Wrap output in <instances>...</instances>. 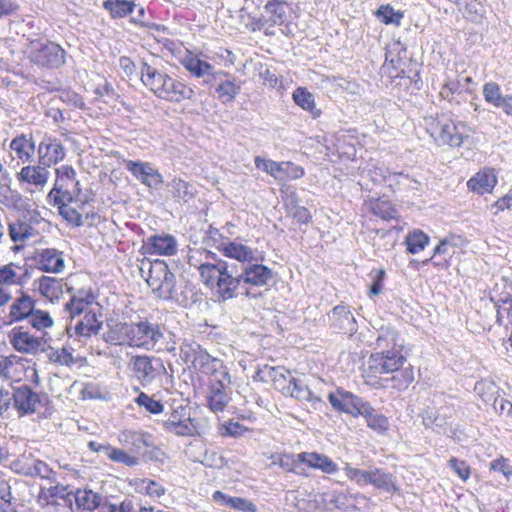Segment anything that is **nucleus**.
Instances as JSON below:
<instances>
[{"instance_id":"obj_1","label":"nucleus","mask_w":512,"mask_h":512,"mask_svg":"<svg viewBox=\"0 0 512 512\" xmlns=\"http://www.w3.org/2000/svg\"><path fill=\"white\" fill-rule=\"evenodd\" d=\"M188 263L198 270L203 284L214 290L220 301L235 298L239 288L243 289L245 297L257 298L259 294L253 292L252 288L263 287L273 278L272 270L263 264L229 263L203 248L190 249Z\"/></svg>"},{"instance_id":"obj_2","label":"nucleus","mask_w":512,"mask_h":512,"mask_svg":"<svg viewBox=\"0 0 512 512\" xmlns=\"http://www.w3.org/2000/svg\"><path fill=\"white\" fill-rule=\"evenodd\" d=\"M140 74L142 84L160 99L180 103L192 99L195 95L190 86L170 76L154 61H142Z\"/></svg>"},{"instance_id":"obj_3","label":"nucleus","mask_w":512,"mask_h":512,"mask_svg":"<svg viewBox=\"0 0 512 512\" xmlns=\"http://www.w3.org/2000/svg\"><path fill=\"white\" fill-rule=\"evenodd\" d=\"M180 357L191 363L194 369L209 377L208 385L231 384V375L225 363L211 356L200 344L195 341L184 340L180 345Z\"/></svg>"},{"instance_id":"obj_4","label":"nucleus","mask_w":512,"mask_h":512,"mask_svg":"<svg viewBox=\"0 0 512 512\" xmlns=\"http://www.w3.org/2000/svg\"><path fill=\"white\" fill-rule=\"evenodd\" d=\"M424 121L427 132L440 145L460 147L469 137L468 126L455 122L448 114L429 116Z\"/></svg>"},{"instance_id":"obj_5","label":"nucleus","mask_w":512,"mask_h":512,"mask_svg":"<svg viewBox=\"0 0 512 512\" xmlns=\"http://www.w3.org/2000/svg\"><path fill=\"white\" fill-rule=\"evenodd\" d=\"M146 265L148 266L146 282L152 293L163 300L172 299L176 292V278L169 270L168 265L162 260L143 262L142 273H144Z\"/></svg>"},{"instance_id":"obj_6","label":"nucleus","mask_w":512,"mask_h":512,"mask_svg":"<svg viewBox=\"0 0 512 512\" xmlns=\"http://www.w3.org/2000/svg\"><path fill=\"white\" fill-rule=\"evenodd\" d=\"M290 10V4L285 0H269L264 6L266 15L257 19L247 15L244 25L251 31L261 30L265 26H280L287 21Z\"/></svg>"},{"instance_id":"obj_7","label":"nucleus","mask_w":512,"mask_h":512,"mask_svg":"<svg viewBox=\"0 0 512 512\" xmlns=\"http://www.w3.org/2000/svg\"><path fill=\"white\" fill-rule=\"evenodd\" d=\"M255 167L264 171L276 181L297 180L305 175L303 167L290 161L277 162L261 156H255Z\"/></svg>"},{"instance_id":"obj_8","label":"nucleus","mask_w":512,"mask_h":512,"mask_svg":"<svg viewBox=\"0 0 512 512\" xmlns=\"http://www.w3.org/2000/svg\"><path fill=\"white\" fill-rule=\"evenodd\" d=\"M163 338V329L158 323L148 320L132 322L131 347L151 351Z\"/></svg>"},{"instance_id":"obj_9","label":"nucleus","mask_w":512,"mask_h":512,"mask_svg":"<svg viewBox=\"0 0 512 512\" xmlns=\"http://www.w3.org/2000/svg\"><path fill=\"white\" fill-rule=\"evenodd\" d=\"M29 53L31 60L40 66L57 68L65 62V51L52 42L32 41Z\"/></svg>"},{"instance_id":"obj_10","label":"nucleus","mask_w":512,"mask_h":512,"mask_svg":"<svg viewBox=\"0 0 512 512\" xmlns=\"http://www.w3.org/2000/svg\"><path fill=\"white\" fill-rule=\"evenodd\" d=\"M406 362L399 350H383L373 353L369 358V369L374 374L398 372Z\"/></svg>"},{"instance_id":"obj_11","label":"nucleus","mask_w":512,"mask_h":512,"mask_svg":"<svg viewBox=\"0 0 512 512\" xmlns=\"http://www.w3.org/2000/svg\"><path fill=\"white\" fill-rule=\"evenodd\" d=\"M12 398L15 408L21 416L37 412L47 401L45 394H39L27 385L15 389Z\"/></svg>"},{"instance_id":"obj_12","label":"nucleus","mask_w":512,"mask_h":512,"mask_svg":"<svg viewBox=\"0 0 512 512\" xmlns=\"http://www.w3.org/2000/svg\"><path fill=\"white\" fill-rule=\"evenodd\" d=\"M153 361L154 358L147 355L130 358L128 369L143 387L150 385L160 375V369L154 366Z\"/></svg>"},{"instance_id":"obj_13","label":"nucleus","mask_w":512,"mask_h":512,"mask_svg":"<svg viewBox=\"0 0 512 512\" xmlns=\"http://www.w3.org/2000/svg\"><path fill=\"white\" fill-rule=\"evenodd\" d=\"M123 163L125 168L149 189H158L164 183L163 176L149 162L124 160Z\"/></svg>"},{"instance_id":"obj_14","label":"nucleus","mask_w":512,"mask_h":512,"mask_svg":"<svg viewBox=\"0 0 512 512\" xmlns=\"http://www.w3.org/2000/svg\"><path fill=\"white\" fill-rule=\"evenodd\" d=\"M10 345L19 353L37 354L42 347V339L25 330L24 327H14L8 333Z\"/></svg>"},{"instance_id":"obj_15","label":"nucleus","mask_w":512,"mask_h":512,"mask_svg":"<svg viewBox=\"0 0 512 512\" xmlns=\"http://www.w3.org/2000/svg\"><path fill=\"white\" fill-rule=\"evenodd\" d=\"M50 177V171L44 164L26 165L16 174L19 183H25L34 186L35 189L42 191L47 185Z\"/></svg>"},{"instance_id":"obj_16","label":"nucleus","mask_w":512,"mask_h":512,"mask_svg":"<svg viewBox=\"0 0 512 512\" xmlns=\"http://www.w3.org/2000/svg\"><path fill=\"white\" fill-rule=\"evenodd\" d=\"M57 179L54 188L49 192L48 197L62 195L64 192L80 194L81 188L79 181L76 180V171L72 166L63 165L56 170Z\"/></svg>"},{"instance_id":"obj_17","label":"nucleus","mask_w":512,"mask_h":512,"mask_svg":"<svg viewBox=\"0 0 512 512\" xmlns=\"http://www.w3.org/2000/svg\"><path fill=\"white\" fill-rule=\"evenodd\" d=\"M65 157V150L61 142L56 138H44L38 147V158L40 164L48 168L62 161Z\"/></svg>"},{"instance_id":"obj_18","label":"nucleus","mask_w":512,"mask_h":512,"mask_svg":"<svg viewBox=\"0 0 512 512\" xmlns=\"http://www.w3.org/2000/svg\"><path fill=\"white\" fill-rule=\"evenodd\" d=\"M217 248L224 256L240 262V265H246L255 260V250L237 240L223 241Z\"/></svg>"},{"instance_id":"obj_19","label":"nucleus","mask_w":512,"mask_h":512,"mask_svg":"<svg viewBox=\"0 0 512 512\" xmlns=\"http://www.w3.org/2000/svg\"><path fill=\"white\" fill-rule=\"evenodd\" d=\"M142 249L148 254L171 256L177 252V242L168 234L153 235L144 242Z\"/></svg>"},{"instance_id":"obj_20","label":"nucleus","mask_w":512,"mask_h":512,"mask_svg":"<svg viewBox=\"0 0 512 512\" xmlns=\"http://www.w3.org/2000/svg\"><path fill=\"white\" fill-rule=\"evenodd\" d=\"M35 306V300L28 294L21 293V295L15 298L12 304L9 306V313L7 315L8 324L22 322L27 320L30 313L33 312Z\"/></svg>"},{"instance_id":"obj_21","label":"nucleus","mask_w":512,"mask_h":512,"mask_svg":"<svg viewBox=\"0 0 512 512\" xmlns=\"http://www.w3.org/2000/svg\"><path fill=\"white\" fill-rule=\"evenodd\" d=\"M94 303V296L89 290H78L65 304V309L69 313L71 320L81 317L86 312H91V305Z\"/></svg>"},{"instance_id":"obj_22","label":"nucleus","mask_w":512,"mask_h":512,"mask_svg":"<svg viewBox=\"0 0 512 512\" xmlns=\"http://www.w3.org/2000/svg\"><path fill=\"white\" fill-rule=\"evenodd\" d=\"M77 196H79V194L64 192L62 195L55 194L51 199L54 204L58 206L59 213L65 220L73 225L80 226L82 224V216L75 208L70 206V203L73 202Z\"/></svg>"},{"instance_id":"obj_23","label":"nucleus","mask_w":512,"mask_h":512,"mask_svg":"<svg viewBox=\"0 0 512 512\" xmlns=\"http://www.w3.org/2000/svg\"><path fill=\"white\" fill-rule=\"evenodd\" d=\"M38 264L45 272L60 273L65 268L63 252L54 248L42 249L38 253Z\"/></svg>"},{"instance_id":"obj_24","label":"nucleus","mask_w":512,"mask_h":512,"mask_svg":"<svg viewBox=\"0 0 512 512\" xmlns=\"http://www.w3.org/2000/svg\"><path fill=\"white\" fill-rule=\"evenodd\" d=\"M103 338L106 343L121 346L128 345L131 347L132 343V322H119L109 325L108 330L104 333Z\"/></svg>"},{"instance_id":"obj_25","label":"nucleus","mask_w":512,"mask_h":512,"mask_svg":"<svg viewBox=\"0 0 512 512\" xmlns=\"http://www.w3.org/2000/svg\"><path fill=\"white\" fill-rule=\"evenodd\" d=\"M229 387L230 385L223 384L208 385L206 400L212 412L219 413L225 410L231 400Z\"/></svg>"},{"instance_id":"obj_26","label":"nucleus","mask_w":512,"mask_h":512,"mask_svg":"<svg viewBox=\"0 0 512 512\" xmlns=\"http://www.w3.org/2000/svg\"><path fill=\"white\" fill-rule=\"evenodd\" d=\"M181 64L194 77L205 78V82H208V78L214 75L213 65L192 53L186 54L182 58Z\"/></svg>"},{"instance_id":"obj_27","label":"nucleus","mask_w":512,"mask_h":512,"mask_svg":"<svg viewBox=\"0 0 512 512\" xmlns=\"http://www.w3.org/2000/svg\"><path fill=\"white\" fill-rule=\"evenodd\" d=\"M298 461H302L308 467L319 469L323 473L334 474L338 466L328 456L316 452H302L298 454Z\"/></svg>"},{"instance_id":"obj_28","label":"nucleus","mask_w":512,"mask_h":512,"mask_svg":"<svg viewBox=\"0 0 512 512\" xmlns=\"http://www.w3.org/2000/svg\"><path fill=\"white\" fill-rule=\"evenodd\" d=\"M497 183V177L493 170L485 169L478 172L467 182V186L472 191L483 195L489 193L495 187Z\"/></svg>"},{"instance_id":"obj_29","label":"nucleus","mask_w":512,"mask_h":512,"mask_svg":"<svg viewBox=\"0 0 512 512\" xmlns=\"http://www.w3.org/2000/svg\"><path fill=\"white\" fill-rule=\"evenodd\" d=\"M328 399L335 410L353 416L359 397L347 391L337 390L335 393H330Z\"/></svg>"},{"instance_id":"obj_30","label":"nucleus","mask_w":512,"mask_h":512,"mask_svg":"<svg viewBox=\"0 0 512 512\" xmlns=\"http://www.w3.org/2000/svg\"><path fill=\"white\" fill-rule=\"evenodd\" d=\"M168 191L177 202L188 203L197 194L196 187L182 178L174 177L168 184Z\"/></svg>"},{"instance_id":"obj_31","label":"nucleus","mask_w":512,"mask_h":512,"mask_svg":"<svg viewBox=\"0 0 512 512\" xmlns=\"http://www.w3.org/2000/svg\"><path fill=\"white\" fill-rule=\"evenodd\" d=\"M76 506L82 511H94L101 506L104 497L92 489H77L73 493Z\"/></svg>"},{"instance_id":"obj_32","label":"nucleus","mask_w":512,"mask_h":512,"mask_svg":"<svg viewBox=\"0 0 512 512\" xmlns=\"http://www.w3.org/2000/svg\"><path fill=\"white\" fill-rule=\"evenodd\" d=\"M10 149L22 162H29L35 153V143L31 135L21 134L10 143Z\"/></svg>"},{"instance_id":"obj_33","label":"nucleus","mask_w":512,"mask_h":512,"mask_svg":"<svg viewBox=\"0 0 512 512\" xmlns=\"http://www.w3.org/2000/svg\"><path fill=\"white\" fill-rule=\"evenodd\" d=\"M266 373L273 382L275 389L288 396L291 386L296 381L291 372L284 367H270L266 370Z\"/></svg>"},{"instance_id":"obj_34","label":"nucleus","mask_w":512,"mask_h":512,"mask_svg":"<svg viewBox=\"0 0 512 512\" xmlns=\"http://www.w3.org/2000/svg\"><path fill=\"white\" fill-rule=\"evenodd\" d=\"M118 441L122 446L129 447L131 454L137 456L143 448L148 446L146 434L139 431L124 430L119 433Z\"/></svg>"},{"instance_id":"obj_35","label":"nucleus","mask_w":512,"mask_h":512,"mask_svg":"<svg viewBox=\"0 0 512 512\" xmlns=\"http://www.w3.org/2000/svg\"><path fill=\"white\" fill-rule=\"evenodd\" d=\"M212 497L216 503L227 506L229 508H233L242 512H257L256 505L247 499L229 496L221 491H215Z\"/></svg>"},{"instance_id":"obj_36","label":"nucleus","mask_w":512,"mask_h":512,"mask_svg":"<svg viewBox=\"0 0 512 512\" xmlns=\"http://www.w3.org/2000/svg\"><path fill=\"white\" fill-rule=\"evenodd\" d=\"M102 326L94 312H86L81 317L76 318L74 326L75 333L79 336L90 337L96 335Z\"/></svg>"},{"instance_id":"obj_37","label":"nucleus","mask_w":512,"mask_h":512,"mask_svg":"<svg viewBox=\"0 0 512 512\" xmlns=\"http://www.w3.org/2000/svg\"><path fill=\"white\" fill-rule=\"evenodd\" d=\"M370 485L388 493L398 491L395 476L380 468H372Z\"/></svg>"},{"instance_id":"obj_38","label":"nucleus","mask_w":512,"mask_h":512,"mask_svg":"<svg viewBox=\"0 0 512 512\" xmlns=\"http://www.w3.org/2000/svg\"><path fill=\"white\" fill-rule=\"evenodd\" d=\"M423 424L437 433L447 432L448 421L445 416L438 413L435 408L427 407L422 413Z\"/></svg>"},{"instance_id":"obj_39","label":"nucleus","mask_w":512,"mask_h":512,"mask_svg":"<svg viewBox=\"0 0 512 512\" xmlns=\"http://www.w3.org/2000/svg\"><path fill=\"white\" fill-rule=\"evenodd\" d=\"M38 291L39 293L46 297L47 299L54 300L58 299L63 292V285L61 280L49 277L42 276L38 280Z\"/></svg>"},{"instance_id":"obj_40","label":"nucleus","mask_w":512,"mask_h":512,"mask_svg":"<svg viewBox=\"0 0 512 512\" xmlns=\"http://www.w3.org/2000/svg\"><path fill=\"white\" fill-rule=\"evenodd\" d=\"M293 100L302 109L309 111L314 118L320 116L321 111L316 108L314 96L307 89L297 88L293 92Z\"/></svg>"},{"instance_id":"obj_41","label":"nucleus","mask_w":512,"mask_h":512,"mask_svg":"<svg viewBox=\"0 0 512 512\" xmlns=\"http://www.w3.org/2000/svg\"><path fill=\"white\" fill-rule=\"evenodd\" d=\"M134 485L137 492L148 495L153 499H159L166 492V489L160 483L147 478L136 479Z\"/></svg>"},{"instance_id":"obj_42","label":"nucleus","mask_w":512,"mask_h":512,"mask_svg":"<svg viewBox=\"0 0 512 512\" xmlns=\"http://www.w3.org/2000/svg\"><path fill=\"white\" fill-rule=\"evenodd\" d=\"M103 7L114 18H122L132 13L135 4L133 0H105Z\"/></svg>"},{"instance_id":"obj_43","label":"nucleus","mask_w":512,"mask_h":512,"mask_svg":"<svg viewBox=\"0 0 512 512\" xmlns=\"http://www.w3.org/2000/svg\"><path fill=\"white\" fill-rule=\"evenodd\" d=\"M377 19L385 25L400 26L404 13L395 10L390 4L381 5L375 12Z\"/></svg>"},{"instance_id":"obj_44","label":"nucleus","mask_w":512,"mask_h":512,"mask_svg":"<svg viewBox=\"0 0 512 512\" xmlns=\"http://www.w3.org/2000/svg\"><path fill=\"white\" fill-rule=\"evenodd\" d=\"M105 456L113 462L121 463L128 467H134L140 463V459L137 455L126 452L123 449L112 447L110 444L108 445Z\"/></svg>"},{"instance_id":"obj_45","label":"nucleus","mask_w":512,"mask_h":512,"mask_svg":"<svg viewBox=\"0 0 512 512\" xmlns=\"http://www.w3.org/2000/svg\"><path fill=\"white\" fill-rule=\"evenodd\" d=\"M337 326L345 332L355 331V319L352 313L344 306H336L332 311Z\"/></svg>"},{"instance_id":"obj_46","label":"nucleus","mask_w":512,"mask_h":512,"mask_svg":"<svg viewBox=\"0 0 512 512\" xmlns=\"http://www.w3.org/2000/svg\"><path fill=\"white\" fill-rule=\"evenodd\" d=\"M405 243L408 252L417 254L429 244V237L421 230H413L406 236Z\"/></svg>"},{"instance_id":"obj_47","label":"nucleus","mask_w":512,"mask_h":512,"mask_svg":"<svg viewBox=\"0 0 512 512\" xmlns=\"http://www.w3.org/2000/svg\"><path fill=\"white\" fill-rule=\"evenodd\" d=\"M27 321L32 328L38 331L51 328L54 325V320L48 311L36 309L35 307L33 308V312L30 313Z\"/></svg>"},{"instance_id":"obj_48","label":"nucleus","mask_w":512,"mask_h":512,"mask_svg":"<svg viewBox=\"0 0 512 512\" xmlns=\"http://www.w3.org/2000/svg\"><path fill=\"white\" fill-rule=\"evenodd\" d=\"M288 395L299 401H307L311 403L312 406L321 402L320 397L314 395L313 392L298 379H296L293 386H291Z\"/></svg>"},{"instance_id":"obj_49","label":"nucleus","mask_w":512,"mask_h":512,"mask_svg":"<svg viewBox=\"0 0 512 512\" xmlns=\"http://www.w3.org/2000/svg\"><path fill=\"white\" fill-rule=\"evenodd\" d=\"M9 236L13 242H24L34 236V229L26 222L16 221L9 224Z\"/></svg>"},{"instance_id":"obj_50","label":"nucleus","mask_w":512,"mask_h":512,"mask_svg":"<svg viewBox=\"0 0 512 512\" xmlns=\"http://www.w3.org/2000/svg\"><path fill=\"white\" fill-rule=\"evenodd\" d=\"M165 431L173 433L177 436H194L198 434V425L191 417H186L174 425L170 426Z\"/></svg>"},{"instance_id":"obj_51","label":"nucleus","mask_w":512,"mask_h":512,"mask_svg":"<svg viewBox=\"0 0 512 512\" xmlns=\"http://www.w3.org/2000/svg\"><path fill=\"white\" fill-rule=\"evenodd\" d=\"M47 358L51 363H55L58 365L70 366L74 363L72 352L67 347H62L58 349L50 347L47 350Z\"/></svg>"},{"instance_id":"obj_52","label":"nucleus","mask_w":512,"mask_h":512,"mask_svg":"<svg viewBox=\"0 0 512 512\" xmlns=\"http://www.w3.org/2000/svg\"><path fill=\"white\" fill-rule=\"evenodd\" d=\"M36 457L32 453H23L11 462V468L16 473L30 476Z\"/></svg>"},{"instance_id":"obj_53","label":"nucleus","mask_w":512,"mask_h":512,"mask_svg":"<svg viewBox=\"0 0 512 512\" xmlns=\"http://www.w3.org/2000/svg\"><path fill=\"white\" fill-rule=\"evenodd\" d=\"M0 203L8 208H18L22 203V196L7 184H0Z\"/></svg>"},{"instance_id":"obj_54","label":"nucleus","mask_w":512,"mask_h":512,"mask_svg":"<svg viewBox=\"0 0 512 512\" xmlns=\"http://www.w3.org/2000/svg\"><path fill=\"white\" fill-rule=\"evenodd\" d=\"M17 269H19V267L13 262L0 265V286H13L20 284V277Z\"/></svg>"},{"instance_id":"obj_55","label":"nucleus","mask_w":512,"mask_h":512,"mask_svg":"<svg viewBox=\"0 0 512 512\" xmlns=\"http://www.w3.org/2000/svg\"><path fill=\"white\" fill-rule=\"evenodd\" d=\"M497 323L512 326V297L501 299L496 304Z\"/></svg>"},{"instance_id":"obj_56","label":"nucleus","mask_w":512,"mask_h":512,"mask_svg":"<svg viewBox=\"0 0 512 512\" xmlns=\"http://www.w3.org/2000/svg\"><path fill=\"white\" fill-rule=\"evenodd\" d=\"M343 470L347 478L359 486L368 485L371 482L372 469L362 470L354 468L350 464H346Z\"/></svg>"},{"instance_id":"obj_57","label":"nucleus","mask_w":512,"mask_h":512,"mask_svg":"<svg viewBox=\"0 0 512 512\" xmlns=\"http://www.w3.org/2000/svg\"><path fill=\"white\" fill-rule=\"evenodd\" d=\"M216 91L218 93V97L222 99L223 102H229L232 101L240 92V86L233 80L226 79L219 83Z\"/></svg>"},{"instance_id":"obj_58","label":"nucleus","mask_w":512,"mask_h":512,"mask_svg":"<svg viewBox=\"0 0 512 512\" xmlns=\"http://www.w3.org/2000/svg\"><path fill=\"white\" fill-rule=\"evenodd\" d=\"M391 378L392 387L397 390H404L408 388V386L414 380V373L410 367L400 369L398 372Z\"/></svg>"},{"instance_id":"obj_59","label":"nucleus","mask_w":512,"mask_h":512,"mask_svg":"<svg viewBox=\"0 0 512 512\" xmlns=\"http://www.w3.org/2000/svg\"><path fill=\"white\" fill-rule=\"evenodd\" d=\"M277 463L279 466L289 472H295L298 474H304L302 470V461H298V454L296 455H288V454H280L277 456Z\"/></svg>"},{"instance_id":"obj_60","label":"nucleus","mask_w":512,"mask_h":512,"mask_svg":"<svg viewBox=\"0 0 512 512\" xmlns=\"http://www.w3.org/2000/svg\"><path fill=\"white\" fill-rule=\"evenodd\" d=\"M505 95L502 94L500 86L496 82H488L483 86V97L485 101L494 107L500 103Z\"/></svg>"},{"instance_id":"obj_61","label":"nucleus","mask_w":512,"mask_h":512,"mask_svg":"<svg viewBox=\"0 0 512 512\" xmlns=\"http://www.w3.org/2000/svg\"><path fill=\"white\" fill-rule=\"evenodd\" d=\"M456 240H458V238H456L455 236L445 237L435 247L434 255H444L447 257H452V255L455 253V249L457 247Z\"/></svg>"},{"instance_id":"obj_62","label":"nucleus","mask_w":512,"mask_h":512,"mask_svg":"<svg viewBox=\"0 0 512 512\" xmlns=\"http://www.w3.org/2000/svg\"><path fill=\"white\" fill-rule=\"evenodd\" d=\"M136 401L153 414H159L163 411V404L160 401L154 400L143 392L139 394Z\"/></svg>"},{"instance_id":"obj_63","label":"nucleus","mask_w":512,"mask_h":512,"mask_svg":"<svg viewBox=\"0 0 512 512\" xmlns=\"http://www.w3.org/2000/svg\"><path fill=\"white\" fill-rule=\"evenodd\" d=\"M49 497L52 499H63L65 502H68L70 506H72V496L73 492L68 490L67 486L56 484L51 486L47 490Z\"/></svg>"},{"instance_id":"obj_64","label":"nucleus","mask_w":512,"mask_h":512,"mask_svg":"<svg viewBox=\"0 0 512 512\" xmlns=\"http://www.w3.org/2000/svg\"><path fill=\"white\" fill-rule=\"evenodd\" d=\"M373 212L384 220L393 219L396 216V210L388 202L384 201L377 202L373 206Z\"/></svg>"}]
</instances>
